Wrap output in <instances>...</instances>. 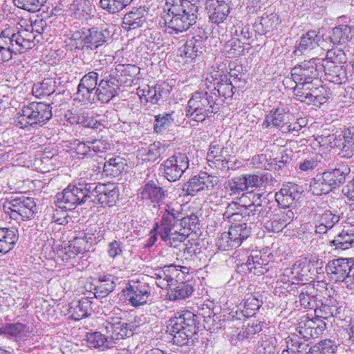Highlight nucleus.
Here are the masks:
<instances>
[{
    "mask_svg": "<svg viewBox=\"0 0 354 354\" xmlns=\"http://www.w3.org/2000/svg\"><path fill=\"white\" fill-rule=\"evenodd\" d=\"M119 198V189L113 184L90 183L78 180L55 195V204L66 210L75 209L87 202L112 207Z\"/></svg>",
    "mask_w": 354,
    "mask_h": 354,
    "instance_id": "f257e3e1",
    "label": "nucleus"
},
{
    "mask_svg": "<svg viewBox=\"0 0 354 354\" xmlns=\"http://www.w3.org/2000/svg\"><path fill=\"white\" fill-rule=\"evenodd\" d=\"M20 24V28L6 27L0 32V62L10 61L13 55L31 49L40 41L47 24L43 19H35L30 24Z\"/></svg>",
    "mask_w": 354,
    "mask_h": 354,
    "instance_id": "f03ea898",
    "label": "nucleus"
},
{
    "mask_svg": "<svg viewBox=\"0 0 354 354\" xmlns=\"http://www.w3.org/2000/svg\"><path fill=\"white\" fill-rule=\"evenodd\" d=\"M209 0H165L158 26L166 34L178 35L187 31L196 21L199 7Z\"/></svg>",
    "mask_w": 354,
    "mask_h": 354,
    "instance_id": "7ed1b4c3",
    "label": "nucleus"
},
{
    "mask_svg": "<svg viewBox=\"0 0 354 354\" xmlns=\"http://www.w3.org/2000/svg\"><path fill=\"white\" fill-rule=\"evenodd\" d=\"M198 217L192 214L182 216V214L171 205H167L159 226V235L167 245L176 248L189 235L198 228Z\"/></svg>",
    "mask_w": 354,
    "mask_h": 354,
    "instance_id": "20e7f679",
    "label": "nucleus"
},
{
    "mask_svg": "<svg viewBox=\"0 0 354 354\" xmlns=\"http://www.w3.org/2000/svg\"><path fill=\"white\" fill-rule=\"evenodd\" d=\"M198 316L189 310L178 312L171 317L167 326V331L172 336L173 343L177 346L194 344V335L198 328Z\"/></svg>",
    "mask_w": 354,
    "mask_h": 354,
    "instance_id": "39448f33",
    "label": "nucleus"
},
{
    "mask_svg": "<svg viewBox=\"0 0 354 354\" xmlns=\"http://www.w3.org/2000/svg\"><path fill=\"white\" fill-rule=\"evenodd\" d=\"M139 71L135 65L106 66L100 69V81L96 89L97 100L102 103H108L118 94L120 91V75L123 71Z\"/></svg>",
    "mask_w": 354,
    "mask_h": 354,
    "instance_id": "423d86ee",
    "label": "nucleus"
},
{
    "mask_svg": "<svg viewBox=\"0 0 354 354\" xmlns=\"http://www.w3.org/2000/svg\"><path fill=\"white\" fill-rule=\"evenodd\" d=\"M52 108L50 104L41 102H32L17 113L15 120L16 127L25 129L36 128L45 124L52 118Z\"/></svg>",
    "mask_w": 354,
    "mask_h": 354,
    "instance_id": "0eeeda50",
    "label": "nucleus"
},
{
    "mask_svg": "<svg viewBox=\"0 0 354 354\" xmlns=\"http://www.w3.org/2000/svg\"><path fill=\"white\" fill-rule=\"evenodd\" d=\"M111 37V32L106 28L84 27L72 32L71 39L75 49L93 51L104 46Z\"/></svg>",
    "mask_w": 354,
    "mask_h": 354,
    "instance_id": "6e6552de",
    "label": "nucleus"
},
{
    "mask_svg": "<svg viewBox=\"0 0 354 354\" xmlns=\"http://www.w3.org/2000/svg\"><path fill=\"white\" fill-rule=\"evenodd\" d=\"M207 91H196L192 94L186 108V116L195 122H203L219 111L216 99Z\"/></svg>",
    "mask_w": 354,
    "mask_h": 354,
    "instance_id": "1a4fd4ad",
    "label": "nucleus"
},
{
    "mask_svg": "<svg viewBox=\"0 0 354 354\" xmlns=\"http://www.w3.org/2000/svg\"><path fill=\"white\" fill-rule=\"evenodd\" d=\"M319 64H322V62L318 57L304 60L292 68V80L287 78L284 82L288 84L294 82L295 86L299 87L310 84H319V80H321L319 77V73L322 72Z\"/></svg>",
    "mask_w": 354,
    "mask_h": 354,
    "instance_id": "9d476101",
    "label": "nucleus"
},
{
    "mask_svg": "<svg viewBox=\"0 0 354 354\" xmlns=\"http://www.w3.org/2000/svg\"><path fill=\"white\" fill-rule=\"evenodd\" d=\"M3 209L6 214L16 221L30 220L37 212L35 199L25 196L7 199Z\"/></svg>",
    "mask_w": 354,
    "mask_h": 354,
    "instance_id": "9b49d317",
    "label": "nucleus"
},
{
    "mask_svg": "<svg viewBox=\"0 0 354 354\" xmlns=\"http://www.w3.org/2000/svg\"><path fill=\"white\" fill-rule=\"evenodd\" d=\"M325 269L331 279L342 281L347 288L354 289V261L352 259H333L329 261Z\"/></svg>",
    "mask_w": 354,
    "mask_h": 354,
    "instance_id": "f8f14e48",
    "label": "nucleus"
},
{
    "mask_svg": "<svg viewBox=\"0 0 354 354\" xmlns=\"http://www.w3.org/2000/svg\"><path fill=\"white\" fill-rule=\"evenodd\" d=\"M294 98L308 104L320 106L329 98V91L322 85L321 80L319 84H310L301 87L294 86Z\"/></svg>",
    "mask_w": 354,
    "mask_h": 354,
    "instance_id": "ddd939ff",
    "label": "nucleus"
},
{
    "mask_svg": "<svg viewBox=\"0 0 354 354\" xmlns=\"http://www.w3.org/2000/svg\"><path fill=\"white\" fill-rule=\"evenodd\" d=\"M189 160L183 153H176L163 161L160 166L162 176L169 182H176L186 172Z\"/></svg>",
    "mask_w": 354,
    "mask_h": 354,
    "instance_id": "4468645a",
    "label": "nucleus"
},
{
    "mask_svg": "<svg viewBox=\"0 0 354 354\" xmlns=\"http://www.w3.org/2000/svg\"><path fill=\"white\" fill-rule=\"evenodd\" d=\"M148 277L131 281L123 290L129 304L133 307L146 304L151 297L152 288L147 281Z\"/></svg>",
    "mask_w": 354,
    "mask_h": 354,
    "instance_id": "2eb2a0df",
    "label": "nucleus"
},
{
    "mask_svg": "<svg viewBox=\"0 0 354 354\" xmlns=\"http://www.w3.org/2000/svg\"><path fill=\"white\" fill-rule=\"evenodd\" d=\"M136 327V326L133 323L127 324L122 322L120 317H109L104 326L105 331L109 340H111L113 347L117 341L131 336Z\"/></svg>",
    "mask_w": 354,
    "mask_h": 354,
    "instance_id": "dca6fc26",
    "label": "nucleus"
},
{
    "mask_svg": "<svg viewBox=\"0 0 354 354\" xmlns=\"http://www.w3.org/2000/svg\"><path fill=\"white\" fill-rule=\"evenodd\" d=\"M218 180L216 177L202 173L194 176L183 185V192L184 195L195 196L198 192L211 190L217 185Z\"/></svg>",
    "mask_w": 354,
    "mask_h": 354,
    "instance_id": "f3484780",
    "label": "nucleus"
},
{
    "mask_svg": "<svg viewBox=\"0 0 354 354\" xmlns=\"http://www.w3.org/2000/svg\"><path fill=\"white\" fill-rule=\"evenodd\" d=\"M301 187L292 183H288L282 186L275 195V201L280 209H290L292 204L298 201L301 194Z\"/></svg>",
    "mask_w": 354,
    "mask_h": 354,
    "instance_id": "a211bd4d",
    "label": "nucleus"
},
{
    "mask_svg": "<svg viewBox=\"0 0 354 354\" xmlns=\"http://www.w3.org/2000/svg\"><path fill=\"white\" fill-rule=\"evenodd\" d=\"M326 329V324L322 321L317 322L308 317H302L298 323L296 330L301 338L309 341L312 338H317Z\"/></svg>",
    "mask_w": 354,
    "mask_h": 354,
    "instance_id": "6ab92c4d",
    "label": "nucleus"
},
{
    "mask_svg": "<svg viewBox=\"0 0 354 354\" xmlns=\"http://www.w3.org/2000/svg\"><path fill=\"white\" fill-rule=\"evenodd\" d=\"M229 0H209L205 9L211 23L219 25L223 23L230 14Z\"/></svg>",
    "mask_w": 354,
    "mask_h": 354,
    "instance_id": "aec40b11",
    "label": "nucleus"
},
{
    "mask_svg": "<svg viewBox=\"0 0 354 354\" xmlns=\"http://www.w3.org/2000/svg\"><path fill=\"white\" fill-rule=\"evenodd\" d=\"M295 212L291 209H280L279 212L264 224V227L268 232L278 233L290 225L294 220Z\"/></svg>",
    "mask_w": 354,
    "mask_h": 354,
    "instance_id": "412c9836",
    "label": "nucleus"
},
{
    "mask_svg": "<svg viewBox=\"0 0 354 354\" xmlns=\"http://www.w3.org/2000/svg\"><path fill=\"white\" fill-rule=\"evenodd\" d=\"M118 278L112 274H102L95 279L92 283L91 290L97 299H102L114 290Z\"/></svg>",
    "mask_w": 354,
    "mask_h": 354,
    "instance_id": "4be33fe9",
    "label": "nucleus"
},
{
    "mask_svg": "<svg viewBox=\"0 0 354 354\" xmlns=\"http://www.w3.org/2000/svg\"><path fill=\"white\" fill-rule=\"evenodd\" d=\"M140 196L142 200L153 204V207L160 206L167 196V191L153 180L147 182L142 187Z\"/></svg>",
    "mask_w": 354,
    "mask_h": 354,
    "instance_id": "5701e85b",
    "label": "nucleus"
},
{
    "mask_svg": "<svg viewBox=\"0 0 354 354\" xmlns=\"http://www.w3.org/2000/svg\"><path fill=\"white\" fill-rule=\"evenodd\" d=\"M147 12L145 7H134L124 15L122 26L125 29L134 30L142 27L147 22Z\"/></svg>",
    "mask_w": 354,
    "mask_h": 354,
    "instance_id": "b1692460",
    "label": "nucleus"
},
{
    "mask_svg": "<svg viewBox=\"0 0 354 354\" xmlns=\"http://www.w3.org/2000/svg\"><path fill=\"white\" fill-rule=\"evenodd\" d=\"M312 264L309 262L297 261L291 268L292 273V282L298 286H304L310 284L309 281L313 279L311 273Z\"/></svg>",
    "mask_w": 354,
    "mask_h": 354,
    "instance_id": "393cba45",
    "label": "nucleus"
},
{
    "mask_svg": "<svg viewBox=\"0 0 354 354\" xmlns=\"http://www.w3.org/2000/svg\"><path fill=\"white\" fill-rule=\"evenodd\" d=\"M251 233V227L246 223H241L230 227L229 249L232 250L239 247L242 242L248 238Z\"/></svg>",
    "mask_w": 354,
    "mask_h": 354,
    "instance_id": "a878e982",
    "label": "nucleus"
},
{
    "mask_svg": "<svg viewBox=\"0 0 354 354\" xmlns=\"http://www.w3.org/2000/svg\"><path fill=\"white\" fill-rule=\"evenodd\" d=\"M320 37L318 32L315 30H310L302 35L298 44L296 45L294 53L306 54L310 50L320 46Z\"/></svg>",
    "mask_w": 354,
    "mask_h": 354,
    "instance_id": "bb28decb",
    "label": "nucleus"
},
{
    "mask_svg": "<svg viewBox=\"0 0 354 354\" xmlns=\"http://www.w3.org/2000/svg\"><path fill=\"white\" fill-rule=\"evenodd\" d=\"M333 189L339 187L346 182L351 172L349 166L344 162L337 163L334 168L324 171Z\"/></svg>",
    "mask_w": 354,
    "mask_h": 354,
    "instance_id": "cd10ccee",
    "label": "nucleus"
},
{
    "mask_svg": "<svg viewBox=\"0 0 354 354\" xmlns=\"http://www.w3.org/2000/svg\"><path fill=\"white\" fill-rule=\"evenodd\" d=\"M178 271L174 265L166 266L157 270L154 273V279L156 280L157 286L164 289L174 285V281H176L175 278L179 275Z\"/></svg>",
    "mask_w": 354,
    "mask_h": 354,
    "instance_id": "c85d7f7f",
    "label": "nucleus"
},
{
    "mask_svg": "<svg viewBox=\"0 0 354 354\" xmlns=\"http://www.w3.org/2000/svg\"><path fill=\"white\" fill-rule=\"evenodd\" d=\"M328 81L335 84H342L347 81L346 66H335L331 64H319Z\"/></svg>",
    "mask_w": 354,
    "mask_h": 354,
    "instance_id": "c756f323",
    "label": "nucleus"
},
{
    "mask_svg": "<svg viewBox=\"0 0 354 354\" xmlns=\"http://www.w3.org/2000/svg\"><path fill=\"white\" fill-rule=\"evenodd\" d=\"M344 311L342 306L335 299H326L325 303L322 304L319 308L315 310L316 317L324 319L330 317H339L341 319V313Z\"/></svg>",
    "mask_w": 354,
    "mask_h": 354,
    "instance_id": "7c9ffc66",
    "label": "nucleus"
},
{
    "mask_svg": "<svg viewBox=\"0 0 354 354\" xmlns=\"http://www.w3.org/2000/svg\"><path fill=\"white\" fill-rule=\"evenodd\" d=\"M84 340L87 346L91 348L105 351L113 348L111 340H109V338H108L106 333V334H102L97 331L87 333Z\"/></svg>",
    "mask_w": 354,
    "mask_h": 354,
    "instance_id": "2f4dec72",
    "label": "nucleus"
},
{
    "mask_svg": "<svg viewBox=\"0 0 354 354\" xmlns=\"http://www.w3.org/2000/svg\"><path fill=\"white\" fill-rule=\"evenodd\" d=\"M0 335H9L17 341L23 340L30 335L29 327L20 322L6 324L0 327Z\"/></svg>",
    "mask_w": 354,
    "mask_h": 354,
    "instance_id": "473e14b6",
    "label": "nucleus"
},
{
    "mask_svg": "<svg viewBox=\"0 0 354 354\" xmlns=\"http://www.w3.org/2000/svg\"><path fill=\"white\" fill-rule=\"evenodd\" d=\"M18 239L17 230L0 227V253L7 254L12 250Z\"/></svg>",
    "mask_w": 354,
    "mask_h": 354,
    "instance_id": "72a5a7b5",
    "label": "nucleus"
},
{
    "mask_svg": "<svg viewBox=\"0 0 354 354\" xmlns=\"http://www.w3.org/2000/svg\"><path fill=\"white\" fill-rule=\"evenodd\" d=\"M354 26L339 25L332 29L328 38L334 44H345L353 38Z\"/></svg>",
    "mask_w": 354,
    "mask_h": 354,
    "instance_id": "f704fd0d",
    "label": "nucleus"
},
{
    "mask_svg": "<svg viewBox=\"0 0 354 354\" xmlns=\"http://www.w3.org/2000/svg\"><path fill=\"white\" fill-rule=\"evenodd\" d=\"M126 162L120 156L111 158L103 165L102 174L111 178L119 176L125 169Z\"/></svg>",
    "mask_w": 354,
    "mask_h": 354,
    "instance_id": "c9c22d12",
    "label": "nucleus"
},
{
    "mask_svg": "<svg viewBox=\"0 0 354 354\" xmlns=\"http://www.w3.org/2000/svg\"><path fill=\"white\" fill-rule=\"evenodd\" d=\"M324 172L317 174L310 181V191L313 195L326 194L333 189Z\"/></svg>",
    "mask_w": 354,
    "mask_h": 354,
    "instance_id": "e433bc0d",
    "label": "nucleus"
},
{
    "mask_svg": "<svg viewBox=\"0 0 354 354\" xmlns=\"http://www.w3.org/2000/svg\"><path fill=\"white\" fill-rule=\"evenodd\" d=\"M295 292L299 295L300 305L304 308L312 309L315 307V288L310 284L304 286H298Z\"/></svg>",
    "mask_w": 354,
    "mask_h": 354,
    "instance_id": "4c0bfd02",
    "label": "nucleus"
},
{
    "mask_svg": "<svg viewBox=\"0 0 354 354\" xmlns=\"http://www.w3.org/2000/svg\"><path fill=\"white\" fill-rule=\"evenodd\" d=\"M272 127L283 131L285 127L292 119V115L284 108L277 107L269 113Z\"/></svg>",
    "mask_w": 354,
    "mask_h": 354,
    "instance_id": "58836bf2",
    "label": "nucleus"
},
{
    "mask_svg": "<svg viewBox=\"0 0 354 354\" xmlns=\"http://www.w3.org/2000/svg\"><path fill=\"white\" fill-rule=\"evenodd\" d=\"M225 49L228 57H238L243 55L245 50L251 49V43L242 41L239 38H232L225 44Z\"/></svg>",
    "mask_w": 354,
    "mask_h": 354,
    "instance_id": "ea45409f",
    "label": "nucleus"
},
{
    "mask_svg": "<svg viewBox=\"0 0 354 354\" xmlns=\"http://www.w3.org/2000/svg\"><path fill=\"white\" fill-rule=\"evenodd\" d=\"M331 245L342 250L352 248L354 246V230H342L331 241Z\"/></svg>",
    "mask_w": 354,
    "mask_h": 354,
    "instance_id": "a19ab883",
    "label": "nucleus"
},
{
    "mask_svg": "<svg viewBox=\"0 0 354 354\" xmlns=\"http://www.w3.org/2000/svg\"><path fill=\"white\" fill-rule=\"evenodd\" d=\"M348 59L345 51L339 48L328 50L325 59H321L322 64H331L335 66H346Z\"/></svg>",
    "mask_w": 354,
    "mask_h": 354,
    "instance_id": "79ce46f5",
    "label": "nucleus"
},
{
    "mask_svg": "<svg viewBox=\"0 0 354 354\" xmlns=\"http://www.w3.org/2000/svg\"><path fill=\"white\" fill-rule=\"evenodd\" d=\"M91 302L87 298H82L73 307H71L69 313L74 320H80L90 315Z\"/></svg>",
    "mask_w": 354,
    "mask_h": 354,
    "instance_id": "37998d69",
    "label": "nucleus"
},
{
    "mask_svg": "<svg viewBox=\"0 0 354 354\" xmlns=\"http://www.w3.org/2000/svg\"><path fill=\"white\" fill-rule=\"evenodd\" d=\"M194 290L192 283L189 281L181 282L176 288L171 289L169 293V299L173 301L185 299L192 295Z\"/></svg>",
    "mask_w": 354,
    "mask_h": 354,
    "instance_id": "c03bdc74",
    "label": "nucleus"
},
{
    "mask_svg": "<svg viewBox=\"0 0 354 354\" xmlns=\"http://www.w3.org/2000/svg\"><path fill=\"white\" fill-rule=\"evenodd\" d=\"M174 120V111L155 115L153 131L158 134L162 133L172 126Z\"/></svg>",
    "mask_w": 354,
    "mask_h": 354,
    "instance_id": "a18cd8bd",
    "label": "nucleus"
},
{
    "mask_svg": "<svg viewBox=\"0 0 354 354\" xmlns=\"http://www.w3.org/2000/svg\"><path fill=\"white\" fill-rule=\"evenodd\" d=\"M235 87L232 86L230 80L226 75L221 76L219 82L214 87L213 94L216 97H224L225 98L232 97L234 93Z\"/></svg>",
    "mask_w": 354,
    "mask_h": 354,
    "instance_id": "49530a36",
    "label": "nucleus"
},
{
    "mask_svg": "<svg viewBox=\"0 0 354 354\" xmlns=\"http://www.w3.org/2000/svg\"><path fill=\"white\" fill-rule=\"evenodd\" d=\"M165 151V145L160 142H154L142 149V156L143 160L149 162H154L158 160Z\"/></svg>",
    "mask_w": 354,
    "mask_h": 354,
    "instance_id": "de8ad7c7",
    "label": "nucleus"
},
{
    "mask_svg": "<svg viewBox=\"0 0 354 354\" xmlns=\"http://www.w3.org/2000/svg\"><path fill=\"white\" fill-rule=\"evenodd\" d=\"M208 315H203V326L210 333L217 332L225 326V319L221 315L209 311Z\"/></svg>",
    "mask_w": 354,
    "mask_h": 354,
    "instance_id": "09e8293b",
    "label": "nucleus"
},
{
    "mask_svg": "<svg viewBox=\"0 0 354 354\" xmlns=\"http://www.w3.org/2000/svg\"><path fill=\"white\" fill-rule=\"evenodd\" d=\"M342 213L337 210L326 209L317 215L316 222L324 223L325 226L332 229L342 218Z\"/></svg>",
    "mask_w": 354,
    "mask_h": 354,
    "instance_id": "8fccbe9b",
    "label": "nucleus"
},
{
    "mask_svg": "<svg viewBox=\"0 0 354 354\" xmlns=\"http://www.w3.org/2000/svg\"><path fill=\"white\" fill-rule=\"evenodd\" d=\"M227 185L230 196H243L244 192L248 190L244 174L230 179Z\"/></svg>",
    "mask_w": 354,
    "mask_h": 354,
    "instance_id": "3c124183",
    "label": "nucleus"
},
{
    "mask_svg": "<svg viewBox=\"0 0 354 354\" xmlns=\"http://www.w3.org/2000/svg\"><path fill=\"white\" fill-rule=\"evenodd\" d=\"M134 0H100V7L110 14H115L130 5Z\"/></svg>",
    "mask_w": 354,
    "mask_h": 354,
    "instance_id": "603ef678",
    "label": "nucleus"
},
{
    "mask_svg": "<svg viewBox=\"0 0 354 354\" xmlns=\"http://www.w3.org/2000/svg\"><path fill=\"white\" fill-rule=\"evenodd\" d=\"M71 9L74 11L75 17L78 19L88 16L93 12L92 3L89 0H75L71 4Z\"/></svg>",
    "mask_w": 354,
    "mask_h": 354,
    "instance_id": "864d4df0",
    "label": "nucleus"
},
{
    "mask_svg": "<svg viewBox=\"0 0 354 354\" xmlns=\"http://www.w3.org/2000/svg\"><path fill=\"white\" fill-rule=\"evenodd\" d=\"M225 157H231L227 147L218 140L212 141L208 149L207 153V160H214L216 158H221Z\"/></svg>",
    "mask_w": 354,
    "mask_h": 354,
    "instance_id": "5fc2aeb1",
    "label": "nucleus"
},
{
    "mask_svg": "<svg viewBox=\"0 0 354 354\" xmlns=\"http://www.w3.org/2000/svg\"><path fill=\"white\" fill-rule=\"evenodd\" d=\"M185 57L194 59L203 52V42L201 39H192L187 41L184 45L183 50Z\"/></svg>",
    "mask_w": 354,
    "mask_h": 354,
    "instance_id": "6e6d98bb",
    "label": "nucleus"
},
{
    "mask_svg": "<svg viewBox=\"0 0 354 354\" xmlns=\"http://www.w3.org/2000/svg\"><path fill=\"white\" fill-rule=\"evenodd\" d=\"M263 323L259 320L250 321L247 326H243L238 333L239 339L243 340L252 337L262 330Z\"/></svg>",
    "mask_w": 354,
    "mask_h": 354,
    "instance_id": "4d7b16f0",
    "label": "nucleus"
},
{
    "mask_svg": "<svg viewBox=\"0 0 354 354\" xmlns=\"http://www.w3.org/2000/svg\"><path fill=\"white\" fill-rule=\"evenodd\" d=\"M55 82L52 79H45L40 83L35 84L32 93L37 97L49 96L55 91Z\"/></svg>",
    "mask_w": 354,
    "mask_h": 354,
    "instance_id": "13d9d810",
    "label": "nucleus"
},
{
    "mask_svg": "<svg viewBox=\"0 0 354 354\" xmlns=\"http://www.w3.org/2000/svg\"><path fill=\"white\" fill-rule=\"evenodd\" d=\"M292 278V273L291 268H286L284 270L283 272L279 275L277 281V286L279 288L284 289L288 292H292L293 294H295V289L298 286H296V283H293Z\"/></svg>",
    "mask_w": 354,
    "mask_h": 354,
    "instance_id": "bf43d9fd",
    "label": "nucleus"
},
{
    "mask_svg": "<svg viewBox=\"0 0 354 354\" xmlns=\"http://www.w3.org/2000/svg\"><path fill=\"white\" fill-rule=\"evenodd\" d=\"M337 347L333 341L326 339L310 347L308 352L311 354H335Z\"/></svg>",
    "mask_w": 354,
    "mask_h": 354,
    "instance_id": "052dcab7",
    "label": "nucleus"
},
{
    "mask_svg": "<svg viewBox=\"0 0 354 354\" xmlns=\"http://www.w3.org/2000/svg\"><path fill=\"white\" fill-rule=\"evenodd\" d=\"M262 304L263 301L259 297L252 295H247L243 300L242 306L246 315L252 317L257 313V310H259Z\"/></svg>",
    "mask_w": 354,
    "mask_h": 354,
    "instance_id": "680f3d73",
    "label": "nucleus"
},
{
    "mask_svg": "<svg viewBox=\"0 0 354 354\" xmlns=\"http://www.w3.org/2000/svg\"><path fill=\"white\" fill-rule=\"evenodd\" d=\"M270 204V201H264L262 205L257 206L256 208L254 207V209H252L250 214V223L261 221L265 218H268L272 212V207Z\"/></svg>",
    "mask_w": 354,
    "mask_h": 354,
    "instance_id": "e2e57ef3",
    "label": "nucleus"
},
{
    "mask_svg": "<svg viewBox=\"0 0 354 354\" xmlns=\"http://www.w3.org/2000/svg\"><path fill=\"white\" fill-rule=\"evenodd\" d=\"M286 342L288 344V348L295 354L305 352L309 346L308 341H306L305 339L299 337L297 335L295 334H292V335L290 337L289 339Z\"/></svg>",
    "mask_w": 354,
    "mask_h": 354,
    "instance_id": "0e129e2a",
    "label": "nucleus"
},
{
    "mask_svg": "<svg viewBox=\"0 0 354 354\" xmlns=\"http://www.w3.org/2000/svg\"><path fill=\"white\" fill-rule=\"evenodd\" d=\"M251 211L248 205H241L237 202H232L228 204L225 212V215L232 216L234 214L242 215V218H245V221H250Z\"/></svg>",
    "mask_w": 354,
    "mask_h": 354,
    "instance_id": "69168bd1",
    "label": "nucleus"
},
{
    "mask_svg": "<svg viewBox=\"0 0 354 354\" xmlns=\"http://www.w3.org/2000/svg\"><path fill=\"white\" fill-rule=\"evenodd\" d=\"M98 71L97 72V70H95L86 73L82 77L80 82V84L82 85L95 91V95H96V89L99 84L98 79L100 78V70Z\"/></svg>",
    "mask_w": 354,
    "mask_h": 354,
    "instance_id": "338daca9",
    "label": "nucleus"
},
{
    "mask_svg": "<svg viewBox=\"0 0 354 354\" xmlns=\"http://www.w3.org/2000/svg\"><path fill=\"white\" fill-rule=\"evenodd\" d=\"M47 0H13L14 3L19 8L28 12L39 11Z\"/></svg>",
    "mask_w": 354,
    "mask_h": 354,
    "instance_id": "774afa93",
    "label": "nucleus"
}]
</instances>
